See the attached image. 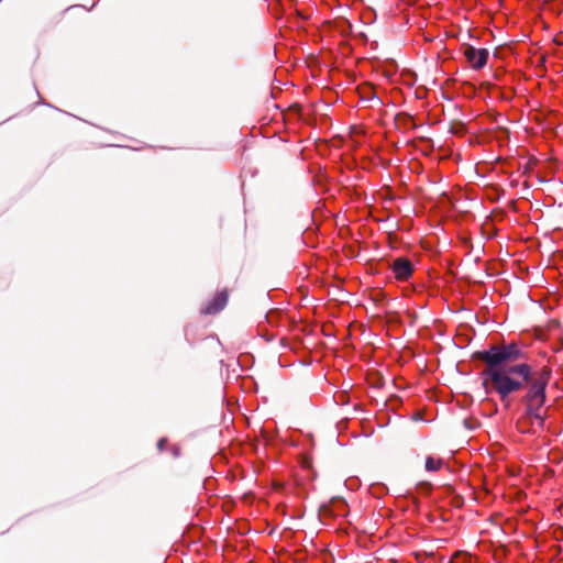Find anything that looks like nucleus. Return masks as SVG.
<instances>
[{
    "mask_svg": "<svg viewBox=\"0 0 563 563\" xmlns=\"http://www.w3.org/2000/svg\"><path fill=\"white\" fill-rule=\"evenodd\" d=\"M444 460L429 455L426 457L424 468L427 472H438L444 466Z\"/></svg>",
    "mask_w": 563,
    "mask_h": 563,
    "instance_id": "nucleus-5",
    "label": "nucleus"
},
{
    "mask_svg": "<svg viewBox=\"0 0 563 563\" xmlns=\"http://www.w3.org/2000/svg\"><path fill=\"white\" fill-rule=\"evenodd\" d=\"M478 358L485 364L481 375L486 394L497 395L500 402L508 408L512 396L523 390L520 398L523 415L540 427L543 426L551 369L543 366L533 371L526 362L527 353L516 342L492 345L479 352Z\"/></svg>",
    "mask_w": 563,
    "mask_h": 563,
    "instance_id": "nucleus-1",
    "label": "nucleus"
},
{
    "mask_svg": "<svg viewBox=\"0 0 563 563\" xmlns=\"http://www.w3.org/2000/svg\"><path fill=\"white\" fill-rule=\"evenodd\" d=\"M394 276L399 282L408 280L413 273L412 263L406 257H397L391 265Z\"/></svg>",
    "mask_w": 563,
    "mask_h": 563,
    "instance_id": "nucleus-3",
    "label": "nucleus"
},
{
    "mask_svg": "<svg viewBox=\"0 0 563 563\" xmlns=\"http://www.w3.org/2000/svg\"><path fill=\"white\" fill-rule=\"evenodd\" d=\"M463 54L474 70L484 68L489 58V52L487 48H476L468 44L464 46Z\"/></svg>",
    "mask_w": 563,
    "mask_h": 563,
    "instance_id": "nucleus-2",
    "label": "nucleus"
},
{
    "mask_svg": "<svg viewBox=\"0 0 563 563\" xmlns=\"http://www.w3.org/2000/svg\"><path fill=\"white\" fill-rule=\"evenodd\" d=\"M228 302L227 291L218 292L213 299L202 309L206 314H214L221 311Z\"/></svg>",
    "mask_w": 563,
    "mask_h": 563,
    "instance_id": "nucleus-4",
    "label": "nucleus"
},
{
    "mask_svg": "<svg viewBox=\"0 0 563 563\" xmlns=\"http://www.w3.org/2000/svg\"><path fill=\"white\" fill-rule=\"evenodd\" d=\"M166 443V440L165 439H161L157 443V446H158V450L162 451L164 445Z\"/></svg>",
    "mask_w": 563,
    "mask_h": 563,
    "instance_id": "nucleus-6",
    "label": "nucleus"
}]
</instances>
